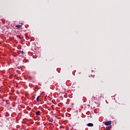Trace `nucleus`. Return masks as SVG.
I'll list each match as a JSON object with an SVG mask.
<instances>
[{
	"mask_svg": "<svg viewBox=\"0 0 130 130\" xmlns=\"http://www.w3.org/2000/svg\"><path fill=\"white\" fill-rule=\"evenodd\" d=\"M100 100V98H99V95H96V96H93L92 100L93 101H95V100H98L99 101Z\"/></svg>",
	"mask_w": 130,
	"mask_h": 130,
	"instance_id": "obj_1",
	"label": "nucleus"
},
{
	"mask_svg": "<svg viewBox=\"0 0 130 130\" xmlns=\"http://www.w3.org/2000/svg\"><path fill=\"white\" fill-rule=\"evenodd\" d=\"M104 124L105 125H110V124H111V121H108L107 122H105Z\"/></svg>",
	"mask_w": 130,
	"mask_h": 130,
	"instance_id": "obj_2",
	"label": "nucleus"
},
{
	"mask_svg": "<svg viewBox=\"0 0 130 130\" xmlns=\"http://www.w3.org/2000/svg\"><path fill=\"white\" fill-rule=\"evenodd\" d=\"M22 26H23V24L19 23V24H17V25H16V27L17 28V29H20V28H21Z\"/></svg>",
	"mask_w": 130,
	"mask_h": 130,
	"instance_id": "obj_3",
	"label": "nucleus"
},
{
	"mask_svg": "<svg viewBox=\"0 0 130 130\" xmlns=\"http://www.w3.org/2000/svg\"><path fill=\"white\" fill-rule=\"evenodd\" d=\"M110 128H111V125L107 126L106 127V130H110Z\"/></svg>",
	"mask_w": 130,
	"mask_h": 130,
	"instance_id": "obj_4",
	"label": "nucleus"
},
{
	"mask_svg": "<svg viewBox=\"0 0 130 130\" xmlns=\"http://www.w3.org/2000/svg\"><path fill=\"white\" fill-rule=\"evenodd\" d=\"M93 124L92 123H89L87 124V126H93Z\"/></svg>",
	"mask_w": 130,
	"mask_h": 130,
	"instance_id": "obj_5",
	"label": "nucleus"
},
{
	"mask_svg": "<svg viewBox=\"0 0 130 130\" xmlns=\"http://www.w3.org/2000/svg\"><path fill=\"white\" fill-rule=\"evenodd\" d=\"M36 115H40V111H38L36 112Z\"/></svg>",
	"mask_w": 130,
	"mask_h": 130,
	"instance_id": "obj_6",
	"label": "nucleus"
},
{
	"mask_svg": "<svg viewBox=\"0 0 130 130\" xmlns=\"http://www.w3.org/2000/svg\"><path fill=\"white\" fill-rule=\"evenodd\" d=\"M39 98H40V95H39L37 98V102H39L40 100H39Z\"/></svg>",
	"mask_w": 130,
	"mask_h": 130,
	"instance_id": "obj_7",
	"label": "nucleus"
},
{
	"mask_svg": "<svg viewBox=\"0 0 130 130\" xmlns=\"http://www.w3.org/2000/svg\"><path fill=\"white\" fill-rule=\"evenodd\" d=\"M49 121H50V122H53V119L49 118Z\"/></svg>",
	"mask_w": 130,
	"mask_h": 130,
	"instance_id": "obj_8",
	"label": "nucleus"
},
{
	"mask_svg": "<svg viewBox=\"0 0 130 130\" xmlns=\"http://www.w3.org/2000/svg\"><path fill=\"white\" fill-rule=\"evenodd\" d=\"M17 37H18V38H19V39H22V38H21L20 36H17Z\"/></svg>",
	"mask_w": 130,
	"mask_h": 130,
	"instance_id": "obj_9",
	"label": "nucleus"
},
{
	"mask_svg": "<svg viewBox=\"0 0 130 130\" xmlns=\"http://www.w3.org/2000/svg\"><path fill=\"white\" fill-rule=\"evenodd\" d=\"M22 53H23V51H22Z\"/></svg>",
	"mask_w": 130,
	"mask_h": 130,
	"instance_id": "obj_10",
	"label": "nucleus"
}]
</instances>
